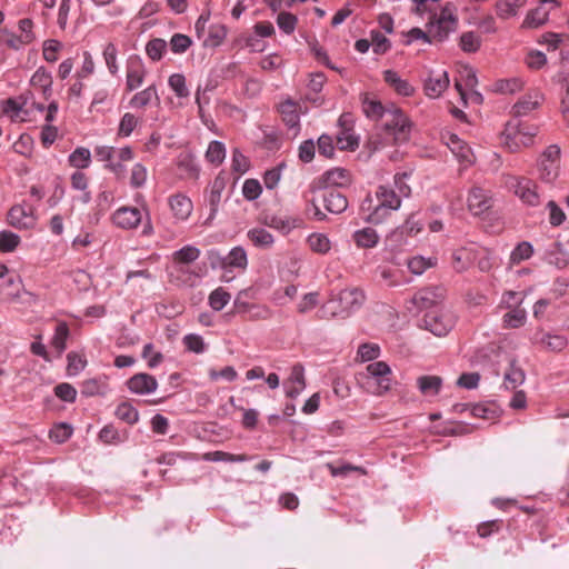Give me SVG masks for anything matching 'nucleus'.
<instances>
[{"mask_svg": "<svg viewBox=\"0 0 569 569\" xmlns=\"http://www.w3.org/2000/svg\"><path fill=\"white\" fill-rule=\"evenodd\" d=\"M413 1L416 2L415 11L419 14L423 12H430V18L427 24V31H423L419 28H413L409 31V40L407 43L419 39H422L427 42H441L449 36L450 32H453L457 29V8L452 3H446L440 12L437 13L432 11L431 4L438 2L439 0Z\"/></svg>", "mask_w": 569, "mask_h": 569, "instance_id": "obj_1", "label": "nucleus"}, {"mask_svg": "<svg viewBox=\"0 0 569 569\" xmlns=\"http://www.w3.org/2000/svg\"><path fill=\"white\" fill-rule=\"evenodd\" d=\"M401 206V198L389 186H379L375 197L368 194L360 206L365 221L373 224L382 223L392 211Z\"/></svg>", "mask_w": 569, "mask_h": 569, "instance_id": "obj_2", "label": "nucleus"}, {"mask_svg": "<svg viewBox=\"0 0 569 569\" xmlns=\"http://www.w3.org/2000/svg\"><path fill=\"white\" fill-rule=\"evenodd\" d=\"M366 300L363 290L357 287L346 288L338 296V307H332L333 300L323 305L318 311L319 319H332L335 317L345 318L356 309H359Z\"/></svg>", "mask_w": 569, "mask_h": 569, "instance_id": "obj_3", "label": "nucleus"}, {"mask_svg": "<svg viewBox=\"0 0 569 569\" xmlns=\"http://www.w3.org/2000/svg\"><path fill=\"white\" fill-rule=\"evenodd\" d=\"M536 134L537 128L535 126L510 121L502 132L503 144L510 152H518L522 148L530 147Z\"/></svg>", "mask_w": 569, "mask_h": 569, "instance_id": "obj_4", "label": "nucleus"}, {"mask_svg": "<svg viewBox=\"0 0 569 569\" xmlns=\"http://www.w3.org/2000/svg\"><path fill=\"white\" fill-rule=\"evenodd\" d=\"M383 129L387 138L401 143L409 139L411 123L399 108L391 106L385 113Z\"/></svg>", "mask_w": 569, "mask_h": 569, "instance_id": "obj_5", "label": "nucleus"}, {"mask_svg": "<svg viewBox=\"0 0 569 569\" xmlns=\"http://www.w3.org/2000/svg\"><path fill=\"white\" fill-rule=\"evenodd\" d=\"M560 148L551 144L545 149L538 159L539 179L546 183H553L560 172Z\"/></svg>", "mask_w": 569, "mask_h": 569, "instance_id": "obj_6", "label": "nucleus"}, {"mask_svg": "<svg viewBox=\"0 0 569 569\" xmlns=\"http://www.w3.org/2000/svg\"><path fill=\"white\" fill-rule=\"evenodd\" d=\"M508 186L523 203L532 207L540 203L538 187L533 180L526 177H511L508 180Z\"/></svg>", "mask_w": 569, "mask_h": 569, "instance_id": "obj_7", "label": "nucleus"}, {"mask_svg": "<svg viewBox=\"0 0 569 569\" xmlns=\"http://www.w3.org/2000/svg\"><path fill=\"white\" fill-rule=\"evenodd\" d=\"M423 325L437 337L446 336L453 327V316L445 310H432L425 315Z\"/></svg>", "mask_w": 569, "mask_h": 569, "instance_id": "obj_8", "label": "nucleus"}, {"mask_svg": "<svg viewBox=\"0 0 569 569\" xmlns=\"http://www.w3.org/2000/svg\"><path fill=\"white\" fill-rule=\"evenodd\" d=\"M351 182L350 172L343 168H333L326 171L321 177L315 179L310 186V192L321 188L346 187Z\"/></svg>", "mask_w": 569, "mask_h": 569, "instance_id": "obj_9", "label": "nucleus"}, {"mask_svg": "<svg viewBox=\"0 0 569 569\" xmlns=\"http://www.w3.org/2000/svg\"><path fill=\"white\" fill-rule=\"evenodd\" d=\"M367 371L375 379V393L383 395L389 391L392 386V371L385 361H376L367 366Z\"/></svg>", "mask_w": 569, "mask_h": 569, "instance_id": "obj_10", "label": "nucleus"}, {"mask_svg": "<svg viewBox=\"0 0 569 569\" xmlns=\"http://www.w3.org/2000/svg\"><path fill=\"white\" fill-rule=\"evenodd\" d=\"M199 256H200V250L193 246H184L180 250L173 252V254H172L173 262L177 266H179L177 268V271L184 276V278L182 279V281L184 283L192 284L193 279L196 277H198L196 273L187 271L184 266L190 264L193 261H196L199 258Z\"/></svg>", "mask_w": 569, "mask_h": 569, "instance_id": "obj_11", "label": "nucleus"}, {"mask_svg": "<svg viewBox=\"0 0 569 569\" xmlns=\"http://www.w3.org/2000/svg\"><path fill=\"white\" fill-rule=\"evenodd\" d=\"M445 298L446 289L442 286H431L416 292L411 301L419 309H428L441 303Z\"/></svg>", "mask_w": 569, "mask_h": 569, "instance_id": "obj_12", "label": "nucleus"}, {"mask_svg": "<svg viewBox=\"0 0 569 569\" xmlns=\"http://www.w3.org/2000/svg\"><path fill=\"white\" fill-rule=\"evenodd\" d=\"M468 209L473 216H482L492 207V198L488 190L473 187L468 194Z\"/></svg>", "mask_w": 569, "mask_h": 569, "instance_id": "obj_13", "label": "nucleus"}, {"mask_svg": "<svg viewBox=\"0 0 569 569\" xmlns=\"http://www.w3.org/2000/svg\"><path fill=\"white\" fill-rule=\"evenodd\" d=\"M147 70L142 59L139 56H131L127 62L126 88L133 91L142 86Z\"/></svg>", "mask_w": 569, "mask_h": 569, "instance_id": "obj_14", "label": "nucleus"}, {"mask_svg": "<svg viewBox=\"0 0 569 569\" xmlns=\"http://www.w3.org/2000/svg\"><path fill=\"white\" fill-rule=\"evenodd\" d=\"M543 100L545 96L540 90L531 89L513 104L512 112L516 117L527 116L538 109Z\"/></svg>", "mask_w": 569, "mask_h": 569, "instance_id": "obj_15", "label": "nucleus"}, {"mask_svg": "<svg viewBox=\"0 0 569 569\" xmlns=\"http://www.w3.org/2000/svg\"><path fill=\"white\" fill-rule=\"evenodd\" d=\"M286 396L296 399L306 388L305 368L296 363L290 371V376L283 382Z\"/></svg>", "mask_w": 569, "mask_h": 569, "instance_id": "obj_16", "label": "nucleus"}, {"mask_svg": "<svg viewBox=\"0 0 569 569\" xmlns=\"http://www.w3.org/2000/svg\"><path fill=\"white\" fill-rule=\"evenodd\" d=\"M141 219V211L136 207H121L112 214V222L121 229H134Z\"/></svg>", "mask_w": 569, "mask_h": 569, "instance_id": "obj_17", "label": "nucleus"}, {"mask_svg": "<svg viewBox=\"0 0 569 569\" xmlns=\"http://www.w3.org/2000/svg\"><path fill=\"white\" fill-rule=\"evenodd\" d=\"M446 144L458 159V161L461 162L465 167H469L473 163L475 156L471 148L457 134H448L446 138Z\"/></svg>", "mask_w": 569, "mask_h": 569, "instance_id": "obj_18", "label": "nucleus"}, {"mask_svg": "<svg viewBox=\"0 0 569 569\" xmlns=\"http://www.w3.org/2000/svg\"><path fill=\"white\" fill-rule=\"evenodd\" d=\"M127 387L133 393L148 395L156 391L158 382L153 376L140 372L136 373L127 381Z\"/></svg>", "mask_w": 569, "mask_h": 569, "instance_id": "obj_19", "label": "nucleus"}, {"mask_svg": "<svg viewBox=\"0 0 569 569\" xmlns=\"http://www.w3.org/2000/svg\"><path fill=\"white\" fill-rule=\"evenodd\" d=\"M8 221L16 228L28 229L33 227L36 219L31 207L14 206L9 210Z\"/></svg>", "mask_w": 569, "mask_h": 569, "instance_id": "obj_20", "label": "nucleus"}, {"mask_svg": "<svg viewBox=\"0 0 569 569\" xmlns=\"http://www.w3.org/2000/svg\"><path fill=\"white\" fill-rule=\"evenodd\" d=\"M169 207L178 221H186L193 209L192 201L181 193L173 194L169 198Z\"/></svg>", "mask_w": 569, "mask_h": 569, "instance_id": "obj_21", "label": "nucleus"}, {"mask_svg": "<svg viewBox=\"0 0 569 569\" xmlns=\"http://www.w3.org/2000/svg\"><path fill=\"white\" fill-rule=\"evenodd\" d=\"M449 86V77L446 71L431 73L425 82V92L429 98H439Z\"/></svg>", "mask_w": 569, "mask_h": 569, "instance_id": "obj_22", "label": "nucleus"}, {"mask_svg": "<svg viewBox=\"0 0 569 569\" xmlns=\"http://www.w3.org/2000/svg\"><path fill=\"white\" fill-rule=\"evenodd\" d=\"M477 251L473 248L456 249L451 256V266L457 272L466 271L475 261Z\"/></svg>", "mask_w": 569, "mask_h": 569, "instance_id": "obj_23", "label": "nucleus"}, {"mask_svg": "<svg viewBox=\"0 0 569 569\" xmlns=\"http://www.w3.org/2000/svg\"><path fill=\"white\" fill-rule=\"evenodd\" d=\"M278 111L288 127L296 128L299 124L300 104L297 101L292 99L283 100L279 103Z\"/></svg>", "mask_w": 569, "mask_h": 569, "instance_id": "obj_24", "label": "nucleus"}, {"mask_svg": "<svg viewBox=\"0 0 569 569\" xmlns=\"http://www.w3.org/2000/svg\"><path fill=\"white\" fill-rule=\"evenodd\" d=\"M30 83L33 88L38 89L42 93L46 100L51 97L52 76L43 67L38 68L37 71L32 74Z\"/></svg>", "mask_w": 569, "mask_h": 569, "instance_id": "obj_25", "label": "nucleus"}, {"mask_svg": "<svg viewBox=\"0 0 569 569\" xmlns=\"http://www.w3.org/2000/svg\"><path fill=\"white\" fill-rule=\"evenodd\" d=\"M383 80L400 96L409 97L415 92V88L393 70H386L383 72Z\"/></svg>", "mask_w": 569, "mask_h": 569, "instance_id": "obj_26", "label": "nucleus"}, {"mask_svg": "<svg viewBox=\"0 0 569 569\" xmlns=\"http://www.w3.org/2000/svg\"><path fill=\"white\" fill-rule=\"evenodd\" d=\"M177 167L181 178L192 180L198 179L200 168L197 164L196 159L191 154H180L177 161Z\"/></svg>", "mask_w": 569, "mask_h": 569, "instance_id": "obj_27", "label": "nucleus"}, {"mask_svg": "<svg viewBox=\"0 0 569 569\" xmlns=\"http://www.w3.org/2000/svg\"><path fill=\"white\" fill-rule=\"evenodd\" d=\"M326 209L331 213H341L348 207L347 198L338 190L331 189L323 194Z\"/></svg>", "mask_w": 569, "mask_h": 569, "instance_id": "obj_28", "label": "nucleus"}, {"mask_svg": "<svg viewBox=\"0 0 569 569\" xmlns=\"http://www.w3.org/2000/svg\"><path fill=\"white\" fill-rule=\"evenodd\" d=\"M228 178L224 173L220 172L213 180L208 197V201L211 208V213H216L221 201V196L226 189Z\"/></svg>", "mask_w": 569, "mask_h": 569, "instance_id": "obj_29", "label": "nucleus"}, {"mask_svg": "<svg viewBox=\"0 0 569 569\" xmlns=\"http://www.w3.org/2000/svg\"><path fill=\"white\" fill-rule=\"evenodd\" d=\"M442 379L439 376H420L417 379L419 391L426 397H435L440 392Z\"/></svg>", "mask_w": 569, "mask_h": 569, "instance_id": "obj_30", "label": "nucleus"}, {"mask_svg": "<svg viewBox=\"0 0 569 569\" xmlns=\"http://www.w3.org/2000/svg\"><path fill=\"white\" fill-rule=\"evenodd\" d=\"M3 114L8 116L13 122H23L27 120L28 112L23 106L16 99L9 98L1 102Z\"/></svg>", "mask_w": 569, "mask_h": 569, "instance_id": "obj_31", "label": "nucleus"}, {"mask_svg": "<svg viewBox=\"0 0 569 569\" xmlns=\"http://www.w3.org/2000/svg\"><path fill=\"white\" fill-rule=\"evenodd\" d=\"M352 239L358 248L370 249L377 246L379 241V236L375 229L363 228L357 230L352 234Z\"/></svg>", "mask_w": 569, "mask_h": 569, "instance_id": "obj_32", "label": "nucleus"}, {"mask_svg": "<svg viewBox=\"0 0 569 569\" xmlns=\"http://www.w3.org/2000/svg\"><path fill=\"white\" fill-rule=\"evenodd\" d=\"M362 110L368 118L379 119L381 117L385 118L388 108H385L375 97L366 93L362 98Z\"/></svg>", "mask_w": 569, "mask_h": 569, "instance_id": "obj_33", "label": "nucleus"}, {"mask_svg": "<svg viewBox=\"0 0 569 569\" xmlns=\"http://www.w3.org/2000/svg\"><path fill=\"white\" fill-rule=\"evenodd\" d=\"M152 100L159 101V96L154 84L137 92L130 100L129 104L132 108L140 109L151 103Z\"/></svg>", "mask_w": 569, "mask_h": 569, "instance_id": "obj_34", "label": "nucleus"}, {"mask_svg": "<svg viewBox=\"0 0 569 569\" xmlns=\"http://www.w3.org/2000/svg\"><path fill=\"white\" fill-rule=\"evenodd\" d=\"M536 342L539 343L543 349L550 351H561L567 346V340L565 337L549 333H543L540 338L537 336Z\"/></svg>", "mask_w": 569, "mask_h": 569, "instance_id": "obj_35", "label": "nucleus"}, {"mask_svg": "<svg viewBox=\"0 0 569 569\" xmlns=\"http://www.w3.org/2000/svg\"><path fill=\"white\" fill-rule=\"evenodd\" d=\"M550 9L539 4L536 9L528 12L523 20V27L538 28L542 26L549 17Z\"/></svg>", "mask_w": 569, "mask_h": 569, "instance_id": "obj_36", "label": "nucleus"}, {"mask_svg": "<svg viewBox=\"0 0 569 569\" xmlns=\"http://www.w3.org/2000/svg\"><path fill=\"white\" fill-rule=\"evenodd\" d=\"M505 313L502 318L503 327L506 328H519L525 325L527 319V312L525 309L520 308L519 305L512 308Z\"/></svg>", "mask_w": 569, "mask_h": 569, "instance_id": "obj_37", "label": "nucleus"}, {"mask_svg": "<svg viewBox=\"0 0 569 569\" xmlns=\"http://www.w3.org/2000/svg\"><path fill=\"white\" fill-rule=\"evenodd\" d=\"M223 267L244 270L248 264L247 252L242 247H234L223 260Z\"/></svg>", "mask_w": 569, "mask_h": 569, "instance_id": "obj_38", "label": "nucleus"}, {"mask_svg": "<svg viewBox=\"0 0 569 569\" xmlns=\"http://www.w3.org/2000/svg\"><path fill=\"white\" fill-rule=\"evenodd\" d=\"M527 0H499L496 3V10L498 17L508 19L517 14L519 8L525 6Z\"/></svg>", "mask_w": 569, "mask_h": 569, "instance_id": "obj_39", "label": "nucleus"}, {"mask_svg": "<svg viewBox=\"0 0 569 569\" xmlns=\"http://www.w3.org/2000/svg\"><path fill=\"white\" fill-rule=\"evenodd\" d=\"M247 236L259 248H270L274 241L272 234L263 228H253L248 231Z\"/></svg>", "mask_w": 569, "mask_h": 569, "instance_id": "obj_40", "label": "nucleus"}, {"mask_svg": "<svg viewBox=\"0 0 569 569\" xmlns=\"http://www.w3.org/2000/svg\"><path fill=\"white\" fill-rule=\"evenodd\" d=\"M70 330L68 325L63 321L59 322L51 339V346L58 351L59 355L66 350Z\"/></svg>", "mask_w": 569, "mask_h": 569, "instance_id": "obj_41", "label": "nucleus"}, {"mask_svg": "<svg viewBox=\"0 0 569 569\" xmlns=\"http://www.w3.org/2000/svg\"><path fill=\"white\" fill-rule=\"evenodd\" d=\"M525 381V373L521 368L510 363L505 372L503 386L506 389L515 390Z\"/></svg>", "mask_w": 569, "mask_h": 569, "instance_id": "obj_42", "label": "nucleus"}, {"mask_svg": "<svg viewBox=\"0 0 569 569\" xmlns=\"http://www.w3.org/2000/svg\"><path fill=\"white\" fill-rule=\"evenodd\" d=\"M437 264V259L435 258H425L422 256H416L408 260L407 266L408 269L417 276L422 274L426 270L435 267Z\"/></svg>", "mask_w": 569, "mask_h": 569, "instance_id": "obj_43", "label": "nucleus"}, {"mask_svg": "<svg viewBox=\"0 0 569 569\" xmlns=\"http://www.w3.org/2000/svg\"><path fill=\"white\" fill-rule=\"evenodd\" d=\"M114 415L118 419L129 425H134L139 420L138 410L128 401L119 403L114 411Z\"/></svg>", "mask_w": 569, "mask_h": 569, "instance_id": "obj_44", "label": "nucleus"}, {"mask_svg": "<svg viewBox=\"0 0 569 569\" xmlns=\"http://www.w3.org/2000/svg\"><path fill=\"white\" fill-rule=\"evenodd\" d=\"M231 295L222 287H219L209 295L208 302L213 310L220 311L229 303Z\"/></svg>", "mask_w": 569, "mask_h": 569, "instance_id": "obj_45", "label": "nucleus"}, {"mask_svg": "<svg viewBox=\"0 0 569 569\" xmlns=\"http://www.w3.org/2000/svg\"><path fill=\"white\" fill-rule=\"evenodd\" d=\"M202 458L207 461H227V462H243L250 459L249 456L242 455H233L224 451H212L207 452L202 456Z\"/></svg>", "mask_w": 569, "mask_h": 569, "instance_id": "obj_46", "label": "nucleus"}, {"mask_svg": "<svg viewBox=\"0 0 569 569\" xmlns=\"http://www.w3.org/2000/svg\"><path fill=\"white\" fill-rule=\"evenodd\" d=\"M91 153L89 149L79 147L69 156V163L77 169H86L90 166Z\"/></svg>", "mask_w": 569, "mask_h": 569, "instance_id": "obj_47", "label": "nucleus"}, {"mask_svg": "<svg viewBox=\"0 0 569 569\" xmlns=\"http://www.w3.org/2000/svg\"><path fill=\"white\" fill-rule=\"evenodd\" d=\"M168 84L178 98H188L190 96L186 77L182 73L171 74L168 79Z\"/></svg>", "mask_w": 569, "mask_h": 569, "instance_id": "obj_48", "label": "nucleus"}, {"mask_svg": "<svg viewBox=\"0 0 569 569\" xmlns=\"http://www.w3.org/2000/svg\"><path fill=\"white\" fill-rule=\"evenodd\" d=\"M226 158V148L220 141H211L206 152L208 162L219 166Z\"/></svg>", "mask_w": 569, "mask_h": 569, "instance_id": "obj_49", "label": "nucleus"}, {"mask_svg": "<svg viewBox=\"0 0 569 569\" xmlns=\"http://www.w3.org/2000/svg\"><path fill=\"white\" fill-rule=\"evenodd\" d=\"M106 390L107 383L97 378L84 380L81 386V393L86 397L103 395Z\"/></svg>", "mask_w": 569, "mask_h": 569, "instance_id": "obj_50", "label": "nucleus"}, {"mask_svg": "<svg viewBox=\"0 0 569 569\" xmlns=\"http://www.w3.org/2000/svg\"><path fill=\"white\" fill-rule=\"evenodd\" d=\"M308 246L309 248L317 253L325 254L330 248L331 243L327 236L322 233H312L308 237Z\"/></svg>", "mask_w": 569, "mask_h": 569, "instance_id": "obj_51", "label": "nucleus"}, {"mask_svg": "<svg viewBox=\"0 0 569 569\" xmlns=\"http://www.w3.org/2000/svg\"><path fill=\"white\" fill-rule=\"evenodd\" d=\"M103 60L111 74H117L119 71V64L117 62L118 49L114 43L109 42L103 48Z\"/></svg>", "mask_w": 569, "mask_h": 569, "instance_id": "obj_52", "label": "nucleus"}, {"mask_svg": "<svg viewBox=\"0 0 569 569\" xmlns=\"http://www.w3.org/2000/svg\"><path fill=\"white\" fill-rule=\"evenodd\" d=\"M167 51V42L163 39H151L146 46L147 56L153 60L159 61Z\"/></svg>", "mask_w": 569, "mask_h": 569, "instance_id": "obj_53", "label": "nucleus"}, {"mask_svg": "<svg viewBox=\"0 0 569 569\" xmlns=\"http://www.w3.org/2000/svg\"><path fill=\"white\" fill-rule=\"evenodd\" d=\"M523 88V81L519 78L499 80L496 83V90L503 94H512Z\"/></svg>", "mask_w": 569, "mask_h": 569, "instance_id": "obj_54", "label": "nucleus"}, {"mask_svg": "<svg viewBox=\"0 0 569 569\" xmlns=\"http://www.w3.org/2000/svg\"><path fill=\"white\" fill-rule=\"evenodd\" d=\"M62 49V43L54 39H49L43 42L42 56L47 62H56L58 53Z\"/></svg>", "mask_w": 569, "mask_h": 569, "instance_id": "obj_55", "label": "nucleus"}, {"mask_svg": "<svg viewBox=\"0 0 569 569\" xmlns=\"http://www.w3.org/2000/svg\"><path fill=\"white\" fill-rule=\"evenodd\" d=\"M370 41L373 52L377 54H383L390 48L389 40L380 31L372 30L370 33Z\"/></svg>", "mask_w": 569, "mask_h": 569, "instance_id": "obj_56", "label": "nucleus"}, {"mask_svg": "<svg viewBox=\"0 0 569 569\" xmlns=\"http://www.w3.org/2000/svg\"><path fill=\"white\" fill-rule=\"evenodd\" d=\"M272 317V310L264 305L253 303L251 310L244 318L247 321L268 320Z\"/></svg>", "mask_w": 569, "mask_h": 569, "instance_id": "obj_57", "label": "nucleus"}, {"mask_svg": "<svg viewBox=\"0 0 569 569\" xmlns=\"http://www.w3.org/2000/svg\"><path fill=\"white\" fill-rule=\"evenodd\" d=\"M20 243V237L11 231L0 232V251L11 252Z\"/></svg>", "mask_w": 569, "mask_h": 569, "instance_id": "obj_58", "label": "nucleus"}, {"mask_svg": "<svg viewBox=\"0 0 569 569\" xmlns=\"http://www.w3.org/2000/svg\"><path fill=\"white\" fill-rule=\"evenodd\" d=\"M460 47L465 52H476L480 47V37L472 31H468L460 37Z\"/></svg>", "mask_w": 569, "mask_h": 569, "instance_id": "obj_59", "label": "nucleus"}, {"mask_svg": "<svg viewBox=\"0 0 569 569\" xmlns=\"http://www.w3.org/2000/svg\"><path fill=\"white\" fill-rule=\"evenodd\" d=\"M137 124L138 119L134 114L130 112L124 113L119 123L118 136L129 137L137 127Z\"/></svg>", "mask_w": 569, "mask_h": 569, "instance_id": "obj_60", "label": "nucleus"}, {"mask_svg": "<svg viewBox=\"0 0 569 569\" xmlns=\"http://www.w3.org/2000/svg\"><path fill=\"white\" fill-rule=\"evenodd\" d=\"M208 376L211 381H218L220 379L233 381L238 377V373L233 367L227 366L222 369L211 368L208 371Z\"/></svg>", "mask_w": 569, "mask_h": 569, "instance_id": "obj_61", "label": "nucleus"}, {"mask_svg": "<svg viewBox=\"0 0 569 569\" xmlns=\"http://www.w3.org/2000/svg\"><path fill=\"white\" fill-rule=\"evenodd\" d=\"M532 253V246L529 242L523 241L513 249L510 256V260L512 263H519L522 260L529 259Z\"/></svg>", "mask_w": 569, "mask_h": 569, "instance_id": "obj_62", "label": "nucleus"}, {"mask_svg": "<svg viewBox=\"0 0 569 569\" xmlns=\"http://www.w3.org/2000/svg\"><path fill=\"white\" fill-rule=\"evenodd\" d=\"M191 39L182 33H174L170 39V49L174 53H183L191 46Z\"/></svg>", "mask_w": 569, "mask_h": 569, "instance_id": "obj_63", "label": "nucleus"}, {"mask_svg": "<svg viewBox=\"0 0 569 569\" xmlns=\"http://www.w3.org/2000/svg\"><path fill=\"white\" fill-rule=\"evenodd\" d=\"M262 192L260 182L256 179H247L242 186V194L247 200H256Z\"/></svg>", "mask_w": 569, "mask_h": 569, "instance_id": "obj_64", "label": "nucleus"}]
</instances>
